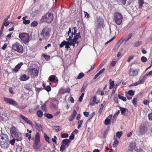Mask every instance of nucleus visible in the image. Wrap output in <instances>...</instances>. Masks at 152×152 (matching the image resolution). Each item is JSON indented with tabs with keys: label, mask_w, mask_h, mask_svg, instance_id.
<instances>
[{
	"label": "nucleus",
	"mask_w": 152,
	"mask_h": 152,
	"mask_svg": "<svg viewBox=\"0 0 152 152\" xmlns=\"http://www.w3.org/2000/svg\"><path fill=\"white\" fill-rule=\"evenodd\" d=\"M136 147V145L135 142H131L129 146L128 150L130 151H132L135 149Z\"/></svg>",
	"instance_id": "nucleus-16"
},
{
	"label": "nucleus",
	"mask_w": 152,
	"mask_h": 152,
	"mask_svg": "<svg viewBox=\"0 0 152 152\" xmlns=\"http://www.w3.org/2000/svg\"><path fill=\"white\" fill-rule=\"evenodd\" d=\"M61 137L62 138H67L69 136V135L67 133L61 134Z\"/></svg>",
	"instance_id": "nucleus-53"
},
{
	"label": "nucleus",
	"mask_w": 152,
	"mask_h": 152,
	"mask_svg": "<svg viewBox=\"0 0 152 152\" xmlns=\"http://www.w3.org/2000/svg\"><path fill=\"white\" fill-rule=\"evenodd\" d=\"M66 149V146L65 145L62 144L61 146L60 151L61 152H63Z\"/></svg>",
	"instance_id": "nucleus-43"
},
{
	"label": "nucleus",
	"mask_w": 152,
	"mask_h": 152,
	"mask_svg": "<svg viewBox=\"0 0 152 152\" xmlns=\"http://www.w3.org/2000/svg\"><path fill=\"white\" fill-rule=\"evenodd\" d=\"M77 112L76 110H73L72 113L70 115L75 118L77 114Z\"/></svg>",
	"instance_id": "nucleus-52"
},
{
	"label": "nucleus",
	"mask_w": 152,
	"mask_h": 152,
	"mask_svg": "<svg viewBox=\"0 0 152 152\" xmlns=\"http://www.w3.org/2000/svg\"><path fill=\"white\" fill-rule=\"evenodd\" d=\"M138 3L139 4V8H142L144 3V1L143 0H138Z\"/></svg>",
	"instance_id": "nucleus-28"
},
{
	"label": "nucleus",
	"mask_w": 152,
	"mask_h": 152,
	"mask_svg": "<svg viewBox=\"0 0 152 152\" xmlns=\"http://www.w3.org/2000/svg\"><path fill=\"white\" fill-rule=\"evenodd\" d=\"M9 24H10V23L8 21H7L6 22L4 21L3 22L2 25L4 26H8V25H9Z\"/></svg>",
	"instance_id": "nucleus-60"
},
{
	"label": "nucleus",
	"mask_w": 152,
	"mask_h": 152,
	"mask_svg": "<svg viewBox=\"0 0 152 152\" xmlns=\"http://www.w3.org/2000/svg\"><path fill=\"white\" fill-rule=\"evenodd\" d=\"M19 37L24 44L28 42L29 41L30 36L28 33H20L19 35Z\"/></svg>",
	"instance_id": "nucleus-4"
},
{
	"label": "nucleus",
	"mask_w": 152,
	"mask_h": 152,
	"mask_svg": "<svg viewBox=\"0 0 152 152\" xmlns=\"http://www.w3.org/2000/svg\"><path fill=\"white\" fill-rule=\"evenodd\" d=\"M52 141L53 142H54L55 144L57 143L56 140H57V138L56 136H54V138H52Z\"/></svg>",
	"instance_id": "nucleus-64"
},
{
	"label": "nucleus",
	"mask_w": 152,
	"mask_h": 152,
	"mask_svg": "<svg viewBox=\"0 0 152 152\" xmlns=\"http://www.w3.org/2000/svg\"><path fill=\"white\" fill-rule=\"evenodd\" d=\"M40 141L34 140V142L33 144V147L35 149H37L40 147L39 145Z\"/></svg>",
	"instance_id": "nucleus-17"
},
{
	"label": "nucleus",
	"mask_w": 152,
	"mask_h": 152,
	"mask_svg": "<svg viewBox=\"0 0 152 152\" xmlns=\"http://www.w3.org/2000/svg\"><path fill=\"white\" fill-rule=\"evenodd\" d=\"M45 89L47 91L49 92L51 90V88L49 86H46Z\"/></svg>",
	"instance_id": "nucleus-57"
},
{
	"label": "nucleus",
	"mask_w": 152,
	"mask_h": 152,
	"mask_svg": "<svg viewBox=\"0 0 152 152\" xmlns=\"http://www.w3.org/2000/svg\"><path fill=\"white\" fill-rule=\"evenodd\" d=\"M15 140H16V138L14 137L13 139H12L10 141L9 143L12 145H14L15 143Z\"/></svg>",
	"instance_id": "nucleus-41"
},
{
	"label": "nucleus",
	"mask_w": 152,
	"mask_h": 152,
	"mask_svg": "<svg viewBox=\"0 0 152 152\" xmlns=\"http://www.w3.org/2000/svg\"><path fill=\"white\" fill-rule=\"evenodd\" d=\"M87 86V84H86V85H85V84H84L83 86V87L81 90V92H84L85 91V89H86Z\"/></svg>",
	"instance_id": "nucleus-44"
},
{
	"label": "nucleus",
	"mask_w": 152,
	"mask_h": 152,
	"mask_svg": "<svg viewBox=\"0 0 152 152\" xmlns=\"http://www.w3.org/2000/svg\"><path fill=\"white\" fill-rule=\"evenodd\" d=\"M134 92L132 90H130L128 91V94L130 96H132L134 94Z\"/></svg>",
	"instance_id": "nucleus-47"
},
{
	"label": "nucleus",
	"mask_w": 152,
	"mask_h": 152,
	"mask_svg": "<svg viewBox=\"0 0 152 152\" xmlns=\"http://www.w3.org/2000/svg\"><path fill=\"white\" fill-rule=\"evenodd\" d=\"M53 129L55 130L56 132H58L60 130V127L59 126H53Z\"/></svg>",
	"instance_id": "nucleus-37"
},
{
	"label": "nucleus",
	"mask_w": 152,
	"mask_h": 152,
	"mask_svg": "<svg viewBox=\"0 0 152 152\" xmlns=\"http://www.w3.org/2000/svg\"><path fill=\"white\" fill-rule=\"evenodd\" d=\"M71 142V140L68 139H64L62 141V143L64 145H66L67 147H68Z\"/></svg>",
	"instance_id": "nucleus-20"
},
{
	"label": "nucleus",
	"mask_w": 152,
	"mask_h": 152,
	"mask_svg": "<svg viewBox=\"0 0 152 152\" xmlns=\"http://www.w3.org/2000/svg\"><path fill=\"white\" fill-rule=\"evenodd\" d=\"M140 84V82H139V81H137L135 83H132L129 86V87H131L132 86H136L139 84Z\"/></svg>",
	"instance_id": "nucleus-46"
},
{
	"label": "nucleus",
	"mask_w": 152,
	"mask_h": 152,
	"mask_svg": "<svg viewBox=\"0 0 152 152\" xmlns=\"http://www.w3.org/2000/svg\"><path fill=\"white\" fill-rule=\"evenodd\" d=\"M149 119L152 121V113H149L148 115Z\"/></svg>",
	"instance_id": "nucleus-63"
},
{
	"label": "nucleus",
	"mask_w": 152,
	"mask_h": 152,
	"mask_svg": "<svg viewBox=\"0 0 152 152\" xmlns=\"http://www.w3.org/2000/svg\"><path fill=\"white\" fill-rule=\"evenodd\" d=\"M28 72L29 73H31V75L34 78L38 76L39 72L36 68H31L28 69Z\"/></svg>",
	"instance_id": "nucleus-9"
},
{
	"label": "nucleus",
	"mask_w": 152,
	"mask_h": 152,
	"mask_svg": "<svg viewBox=\"0 0 152 152\" xmlns=\"http://www.w3.org/2000/svg\"><path fill=\"white\" fill-rule=\"evenodd\" d=\"M50 30L48 27L45 26L42 30L40 34L41 36L43 39L48 38L50 36Z\"/></svg>",
	"instance_id": "nucleus-3"
},
{
	"label": "nucleus",
	"mask_w": 152,
	"mask_h": 152,
	"mask_svg": "<svg viewBox=\"0 0 152 152\" xmlns=\"http://www.w3.org/2000/svg\"><path fill=\"white\" fill-rule=\"evenodd\" d=\"M114 20L116 23L118 25H120L123 18L121 14L118 12H116L114 13Z\"/></svg>",
	"instance_id": "nucleus-5"
},
{
	"label": "nucleus",
	"mask_w": 152,
	"mask_h": 152,
	"mask_svg": "<svg viewBox=\"0 0 152 152\" xmlns=\"http://www.w3.org/2000/svg\"><path fill=\"white\" fill-rule=\"evenodd\" d=\"M37 115L38 117L41 118L43 116V112L40 110H38L37 112Z\"/></svg>",
	"instance_id": "nucleus-26"
},
{
	"label": "nucleus",
	"mask_w": 152,
	"mask_h": 152,
	"mask_svg": "<svg viewBox=\"0 0 152 152\" xmlns=\"http://www.w3.org/2000/svg\"><path fill=\"white\" fill-rule=\"evenodd\" d=\"M8 141H1L0 145L1 148L4 149H6L9 147V144L7 142Z\"/></svg>",
	"instance_id": "nucleus-11"
},
{
	"label": "nucleus",
	"mask_w": 152,
	"mask_h": 152,
	"mask_svg": "<svg viewBox=\"0 0 152 152\" xmlns=\"http://www.w3.org/2000/svg\"><path fill=\"white\" fill-rule=\"evenodd\" d=\"M118 97L120 99H121L124 101H126V97L121 96L120 94H118Z\"/></svg>",
	"instance_id": "nucleus-42"
},
{
	"label": "nucleus",
	"mask_w": 152,
	"mask_h": 152,
	"mask_svg": "<svg viewBox=\"0 0 152 152\" xmlns=\"http://www.w3.org/2000/svg\"><path fill=\"white\" fill-rule=\"evenodd\" d=\"M25 88L28 90H31V88L30 84H27L25 87Z\"/></svg>",
	"instance_id": "nucleus-54"
},
{
	"label": "nucleus",
	"mask_w": 152,
	"mask_h": 152,
	"mask_svg": "<svg viewBox=\"0 0 152 152\" xmlns=\"http://www.w3.org/2000/svg\"><path fill=\"white\" fill-rule=\"evenodd\" d=\"M44 115L45 116H46L47 118L49 119H51L53 118V115L49 113H45L44 114Z\"/></svg>",
	"instance_id": "nucleus-36"
},
{
	"label": "nucleus",
	"mask_w": 152,
	"mask_h": 152,
	"mask_svg": "<svg viewBox=\"0 0 152 152\" xmlns=\"http://www.w3.org/2000/svg\"><path fill=\"white\" fill-rule=\"evenodd\" d=\"M104 105V104H101V105H100V108L98 111V113L99 114H101L102 113Z\"/></svg>",
	"instance_id": "nucleus-30"
},
{
	"label": "nucleus",
	"mask_w": 152,
	"mask_h": 152,
	"mask_svg": "<svg viewBox=\"0 0 152 152\" xmlns=\"http://www.w3.org/2000/svg\"><path fill=\"white\" fill-rule=\"evenodd\" d=\"M97 24L99 27L102 26L104 23V20L100 18H97Z\"/></svg>",
	"instance_id": "nucleus-21"
},
{
	"label": "nucleus",
	"mask_w": 152,
	"mask_h": 152,
	"mask_svg": "<svg viewBox=\"0 0 152 152\" xmlns=\"http://www.w3.org/2000/svg\"><path fill=\"white\" fill-rule=\"evenodd\" d=\"M26 137H28V139L30 140L31 138V134H29L28 133H26L25 134Z\"/></svg>",
	"instance_id": "nucleus-61"
},
{
	"label": "nucleus",
	"mask_w": 152,
	"mask_h": 152,
	"mask_svg": "<svg viewBox=\"0 0 152 152\" xmlns=\"http://www.w3.org/2000/svg\"><path fill=\"white\" fill-rule=\"evenodd\" d=\"M19 116L20 117L23 119L24 120L26 123L29 124L30 125L33 126V124L32 122L29 120H28L27 118H26L22 114H20Z\"/></svg>",
	"instance_id": "nucleus-13"
},
{
	"label": "nucleus",
	"mask_w": 152,
	"mask_h": 152,
	"mask_svg": "<svg viewBox=\"0 0 152 152\" xmlns=\"http://www.w3.org/2000/svg\"><path fill=\"white\" fill-rule=\"evenodd\" d=\"M0 138L2 140V141H8L9 140L7 135L4 134H0Z\"/></svg>",
	"instance_id": "nucleus-19"
},
{
	"label": "nucleus",
	"mask_w": 152,
	"mask_h": 152,
	"mask_svg": "<svg viewBox=\"0 0 152 152\" xmlns=\"http://www.w3.org/2000/svg\"><path fill=\"white\" fill-rule=\"evenodd\" d=\"M23 64L22 62H20L16 65L14 68L12 70L15 73L17 72Z\"/></svg>",
	"instance_id": "nucleus-15"
},
{
	"label": "nucleus",
	"mask_w": 152,
	"mask_h": 152,
	"mask_svg": "<svg viewBox=\"0 0 152 152\" xmlns=\"http://www.w3.org/2000/svg\"><path fill=\"white\" fill-rule=\"evenodd\" d=\"M77 28L75 26L73 28L70 27L67 33L69 36V40L70 41V43L72 44L70 46H73V48L75 47V42L76 41L77 39L81 38L80 32L79 31L77 33Z\"/></svg>",
	"instance_id": "nucleus-1"
},
{
	"label": "nucleus",
	"mask_w": 152,
	"mask_h": 152,
	"mask_svg": "<svg viewBox=\"0 0 152 152\" xmlns=\"http://www.w3.org/2000/svg\"><path fill=\"white\" fill-rule=\"evenodd\" d=\"M35 89L36 92L38 93H39L40 91L43 89V88H42V87L39 88L35 87Z\"/></svg>",
	"instance_id": "nucleus-56"
},
{
	"label": "nucleus",
	"mask_w": 152,
	"mask_h": 152,
	"mask_svg": "<svg viewBox=\"0 0 152 152\" xmlns=\"http://www.w3.org/2000/svg\"><path fill=\"white\" fill-rule=\"evenodd\" d=\"M11 135L13 138H16L17 141H21L22 140L21 134H19L17 132L16 128L14 126H12L10 129Z\"/></svg>",
	"instance_id": "nucleus-2"
},
{
	"label": "nucleus",
	"mask_w": 152,
	"mask_h": 152,
	"mask_svg": "<svg viewBox=\"0 0 152 152\" xmlns=\"http://www.w3.org/2000/svg\"><path fill=\"white\" fill-rule=\"evenodd\" d=\"M85 76L83 72L80 73L77 77L76 78L77 79H80Z\"/></svg>",
	"instance_id": "nucleus-31"
},
{
	"label": "nucleus",
	"mask_w": 152,
	"mask_h": 152,
	"mask_svg": "<svg viewBox=\"0 0 152 152\" xmlns=\"http://www.w3.org/2000/svg\"><path fill=\"white\" fill-rule=\"evenodd\" d=\"M23 23L24 24L27 25L29 24L30 23V20H23Z\"/></svg>",
	"instance_id": "nucleus-55"
},
{
	"label": "nucleus",
	"mask_w": 152,
	"mask_h": 152,
	"mask_svg": "<svg viewBox=\"0 0 152 152\" xmlns=\"http://www.w3.org/2000/svg\"><path fill=\"white\" fill-rule=\"evenodd\" d=\"M36 111V108H31L28 111L30 113H35Z\"/></svg>",
	"instance_id": "nucleus-45"
},
{
	"label": "nucleus",
	"mask_w": 152,
	"mask_h": 152,
	"mask_svg": "<svg viewBox=\"0 0 152 152\" xmlns=\"http://www.w3.org/2000/svg\"><path fill=\"white\" fill-rule=\"evenodd\" d=\"M42 109L45 112H47V111L46 105L45 104L42 106Z\"/></svg>",
	"instance_id": "nucleus-48"
},
{
	"label": "nucleus",
	"mask_w": 152,
	"mask_h": 152,
	"mask_svg": "<svg viewBox=\"0 0 152 152\" xmlns=\"http://www.w3.org/2000/svg\"><path fill=\"white\" fill-rule=\"evenodd\" d=\"M34 125L35 128L39 131H42L43 129L42 127L41 124H40L37 122H34Z\"/></svg>",
	"instance_id": "nucleus-14"
},
{
	"label": "nucleus",
	"mask_w": 152,
	"mask_h": 152,
	"mask_svg": "<svg viewBox=\"0 0 152 152\" xmlns=\"http://www.w3.org/2000/svg\"><path fill=\"white\" fill-rule=\"evenodd\" d=\"M123 134L122 131L118 132L116 133V137L120 138L122 136Z\"/></svg>",
	"instance_id": "nucleus-33"
},
{
	"label": "nucleus",
	"mask_w": 152,
	"mask_h": 152,
	"mask_svg": "<svg viewBox=\"0 0 152 152\" xmlns=\"http://www.w3.org/2000/svg\"><path fill=\"white\" fill-rule=\"evenodd\" d=\"M56 76L55 75H51L49 77V80L50 81L52 82H55Z\"/></svg>",
	"instance_id": "nucleus-22"
},
{
	"label": "nucleus",
	"mask_w": 152,
	"mask_h": 152,
	"mask_svg": "<svg viewBox=\"0 0 152 152\" xmlns=\"http://www.w3.org/2000/svg\"><path fill=\"white\" fill-rule=\"evenodd\" d=\"M149 103H150L149 101L147 100H144L143 101V103L145 105H147L148 104H149Z\"/></svg>",
	"instance_id": "nucleus-59"
},
{
	"label": "nucleus",
	"mask_w": 152,
	"mask_h": 152,
	"mask_svg": "<svg viewBox=\"0 0 152 152\" xmlns=\"http://www.w3.org/2000/svg\"><path fill=\"white\" fill-rule=\"evenodd\" d=\"M109 84L110 86L109 88L110 89H112L114 86V81L112 80L111 79L109 80Z\"/></svg>",
	"instance_id": "nucleus-23"
},
{
	"label": "nucleus",
	"mask_w": 152,
	"mask_h": 152,
	"mask_svg": "<svg viewBox=\"0 0 152 152\" xmlns=\"http://www.w3.org/2000/svg\"><path fill=\"white\" fill-rule=\"evenodd\" d=\"M111 121L108 118H106L104 121V124L106 125H108L110 124Z\"/></svg>",
	"instance_id": "nucleus-35"
},
{
	"label": "nucleus",
	"mask_w": 152,
	"mask_h": 152,
	"mask_svg": "<svg viewBox=\"0 0 152 152\" xmlns=\"http://www.w3.org/2000/svg\"><path fill=\"white\" fill-rule=\"evenodd\" d=\"M44 137L45 138V140L48 143H50V142L48 140L50 139L49 137L47 135L46 133H45L44 134Z\"/></svg>",
	"instance_id": "nucleus-39"
},
{
	"label": "nucleus",
	"mask_w": 152,
	"mask_h": 152,
	"mask_svg": "<svg viewBox=\"0 0 152 152\" xmlns=\"http://www.w3.org/2000/svg\"><path fill=\"white\" fill-rule=\"evenodd\" d=\"M114 139L115 140V141L113 143V146L114 147H117V145L118 144V142L117 140V137H114Z\"/></svg>",
	"instance_id": "nucleus-25"
},
{
	"label": "nucleus",
	"mask_w": 152,
	"mask_h": 152,
	"mask_svg": "<svg viewBox=\"0 0 152 152\" xmlns=\"http://www.w3.org/2000/svg\"><path fill=\"white\" fill-rule=\"evenodd\" d=\"M83 120H79L77 123V128L79 129L81 126V125L83 124Z\"/></svg>",
	"instance_id": "nucleus-32"
},
{
	"label": "nucleus",
	"mask_w": 152,
	"mask_h": 152,
	"mask_svg": "<svg viewBox=\"0 0 152 152\" xmlns=\"http://www.w3.org/2000/svg\"><path fill=\"white\" fill-rule=\"evenodd\" d=\"M34 140L40 141V135L39 133H36Z\"/></svg>",
	"instance_id": "nucleus-34"
},
{
	"label": "nucleus",
	"mask_w": 152,
	"mask_h": 152,
	"mask_svg": "<svg viewBox=\"0 0 152 152\" xmlns=\"http://www.w3.org/2000/svg\"><path fill=\"white\" fill-rule=\"evenodd\" d=\"M142 43V41H137L135 42L134 44V47H137L139 46Z\"/></svg>",
	"instance_id": "nucleus-29"
},
{
	"label": "nucleus",
	"mask_w": 152,
	"mask_h": 152,
	"mask_svg": "<svg viewBox=\"0 0 152 152\" xmlns=\"http://www.w3.org/2000/svg\"><path fill=\"white\" fill-rule=\"evenodd\" d=\"M133 36V34L132 33H129L127 36V37L122 38L118 42L120 44H122L124 41L127 42Z\"/></svg>",
	"instance_id": "nucleus-10"
},
{
	"label": "nucleus",
	"mask_w": 152,
	"mask_h": 152,
	"mask_svg": "<svg viewBox=\"0 0 152 152\" xmlns=\"http://www.w3.org/2000/svg\"><path fill=\"white\" fill-rule=\"evenodd\" d=\"M29 77L28 76H27L26 74H23L20 76V80L21 81H25L29 79Z\"/></svg>",
	"instance_id": "nucleus-18"
},
{
	"label": "nucleus",
	"mask_w": 152,
	"mask_h": 152,
	"mask_svg": "<svg viewBox=\"0 0 152 152\" xmlns=\"http://www.w3.org/2000/svg\"><path fill=\"white\" fill-rule=\"evenodd\" d=\"M95 66V64H94L93 65L91 66V69H90V70H89L87 72V73L90 72V71L93 70Z\"/></svg>",
	"instance_id": "nucleus-58"
},
{
	"label": "nucleus",
	"mask_w": 152,
	"mask_h": 152,
	"mask_svg": "<svg viewBox=\"0 0 152 152\" xmlns=\"http://www.w3.org/2000/svg\"><path fill=\"white\" fill-rule=\"evenodd\" d=\"M118 116H116V115H114L113 117V118L112 120V123H114V122L116 121V120L117 117Z\"/></svg>",
	"instance_id": "nucleus-62"
},
{
	"label": "nucleus",
	"mask_w": 152,
	"mask_h": 152,
	"mask_svg": "<svg viewBox=\"0 0 152 152\" xmlns=\"http://www.w3.org/2000/svg\"><path fill=\"white\" fill-rule=\"evenodd\" d=\"M38 25L37 22L36 21H34L31 23V25L33 27H35Z\"/></svg>",
	"instance_id": "nucleus-49"
},
{
	"label": "nucleus",
	"mask_w": 152,
	"mask_h": 152,
	"mask_svg": "<svg viewBox=\"0 0 152 152\" xmlns=\"http://www.w3.org/2000/svg\"><path fill=\"white\" fill-rule=\"evenodd\" d=\"M4 99L6 102L10 104H11L14 106L18 105V103L11 98L4 97Z\"/></svg>",
	"instance_id": "nucleus-8"
},
{
	"label": "nucleus",
	"mask_w": 152,
	"mask_h": 152,
	"mask_svg": "<svg viewBox=\"0 0 152 152\" xmlns=\"http://www.w3.org/2000/svg\"><path fill=\"white\" fill-rule=\"evenodd\" d=\"M66 39L67 40V41L65 45V48L67 50L68 49H69L70 48L69 45H72V44L70 43V41L69 40L68 38H67Z\"/></svg>",
	"instance_id": "nucleus-24"
},
{
	"label": "nucleus",
	"mask_w": 152,
	"mask_h": 152,
	"mask_svg": "<svg viewBox=\"0 0 152 152\" xmlns=\"http://www.w3.org/2000/svg\"><path fill=\"white\" fill-rule=\"evenodd\" d=\"M129 75L130 76H135L138 74V72L136 69L131 68L129 71Z\"/></svg>",
	"instance_id": "nucleus-12"
},
{
	"label": "nucleus",
	"mask_w": 152,
	"mask_h": 152,
	"mask_svg": "<svg viewBox=\"0 0 152 152\" xmlns=\"http://www.w3.org/2000/svg\"><path fill=\"white\" fill-rule=\"evenodd\" d=\"M113 100L114 102L116 103H118V99L117 97V95H115L113 98Z\"/></svg>",
	"instance_id": "nucleus-51"
},
{
	"label": "nucleus",
	"mask_w": 152,
	"mask_h": 152,
	"mask_svg": "<svg viewBox=\"0 0 152 152\" xmlns=\"http://www.w3.org/2000/svg\"><path fill=\"white\" fill-rule=\"evenodd\" d=\"M53 15L49 13H46L42 17V18L44 21L48 23H50L53 21Z\"/></svg>",
	"instance_id": "nucleus-7"
},
{
	"label": "nucleus",
	"mask_w": 152,
	"mask_h": 152,
	"mask_svg": "<svg viewBox=\"0 0 152 152\" xmlns=\"http://www.w3.org/2000/svg\"><path fill=\"white\" fill-rule=\"evenodd\" d=\"M120 109L121 111V113L122 114L124 115V113L126 112V109L125 108L120 107Z\"/></svg>",
	"instance_id": "nucleus-38"
},
{
	"label": "nucleus",
	"mask_w": 152,
	"mask_h": 152,
	"mask_svg": "<svg viewBox=\"0 0 152 152\" xmlns=\"http://www.w3.org/2000/svg\"><path fill=\"white\" fill-rule=\"evenodd\" d=\"M12 49L19 53H22L23 52V46L19 43L15 42L12 45Z\"/></svg>",
	"instance_id": "nucleus-6"
},
{
	"label": "nucleus",
	"mask_w": 152,
	"mask_h": 152,
	"mask_svg": "<svg viewBox=\"0 0 152 152\" xmlns=\"http://www.w3.org/2000/svg\"><path fill=\"white\" fill-rule=\"evenodd\" d=\"M51 108L53 109H55L56 108V103L54 101H52L50 103Z\"/></svg>",
	"instance_id": "nucleus-27"
},
{
	"label": "nucleus",
	"mask_w": 152,
	"mask_h": 152,
	"mask_svg": "<svg viewBox=\"0 0 152 152\" xmlns=\"http://www.w3.org/2000/svg\"><path fill=\"white\" fill-rule=\"evenodd\" d=\"M67 41L64 40L61 42V43L59 45V47L60 48H62L65 45H66Z\"/></svg>",
	"instance_id": "nucleus-40"
},
{
	"label": "nucleus",
	"mask_w": 152,
	"mask_h": 152,
	"mask_svg": "<svg viewBox=\"0 0 152 152\" xmlns=\"http://www.w3.org/2000/svg\"><path fill=\"white\" fill-rule=\"evenodd\" d=\"M141 60L142 62H145L147 61V59L145 57L143 56L141 58Z\"/></svg>",
	"instance_id": "nucleus-50"
}]
</instances>
